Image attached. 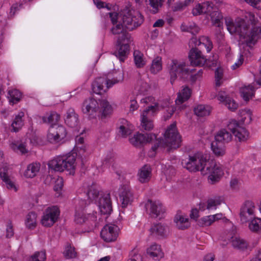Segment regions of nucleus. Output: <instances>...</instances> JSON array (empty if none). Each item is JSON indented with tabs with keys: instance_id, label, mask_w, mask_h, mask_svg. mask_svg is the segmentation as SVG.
<instances>
[{
	"instance_id": "obj_1",
	"label": "nucleus",
	"mask_w": 261,
	"mask_h": 261,
	"mask_svg": "<svg viewBox=\"0 0 261 261\" xmlns=\"http://www.w3.org/2000/svg\"><path fill=\"white\" fill-rule=\"evenodd\" d=\"M245 18H237L234 21L225 19L227 30L231 35L239 36L242 43L254 44L261 37V28L256 26L257 20L253 14L249 13Z\"/></svg>"
},
{
	"instance_id": "obj_2",
	"label": "nucleus",
	"mask_w": 261,
	"mask_h": 261,
	"mask_svg": "<svg viewBox=\"0 0 261 261\" xmlns=\"http://www.w3.org/2000/svg\"><path fill=\"white\" fill-rule=\"evenodd\" d=\"M82 112L89 119H95L98 116L101 119L106 118L111 114L112 107L106 99L99 100L89 97L86 99L82 105Z\"/></svg>"
},
{
	"instance_id": "obj_3",
	"label": "nucleus",
	"mask_w": 261,
	"mask_h": 261,
	"mask_svg": "<svg viewBox=\"0 0 261 261\" xmlns=\"http://www.w3.org/2000/svg\"><path fill=\"white\" fill-rule=\"evenodd\" d=\"M60 118V115L55 112H51L49 114H46L42 117L44 123L52 124L48 130L47 136V139L51 143H58L64 139L67 135V131L65 127L62 125H57Z\"/></svg>"
},
{
	"instance_id": "obj_4",
	"label": "nucleus",
	"mask_w": 261,
	"mask_h": 261,
	"mask_svg": "<svg viewBox=\"0 0 261 261\" xmlns=\"http://www.w3.org/2000/svg\"><path fill=\"white\" fill-rule=\"evenodd\" d=\"M183 168L191 172L200 171L202 174H210L209 182L215 184L218 182L223 172L218 164H184Z\"/></svg>"
},
{
	"instance_id": "obj_5",
	"label": "nucleus",
	"mask_w": 261,
	"mask_h": 261,
	"mask_svg": "<svg viewBox=\"0 0 261 261\" xmlns=\"http://www.w3.org/2000/svg\"><path fill=\"white\" fill-rule=\"evenodd\" d=\"M169 69L172 84L177 77L184 81L190 80L191 73L195 70V69H190L186 62L176 59L171 61Z\"/></svg>"
},
{
	"instance_id": "obj_6",
	"label": "nucleus",
	"mask_w": 261,
	"mask_h": 261,
	"mask_svg": "<svg viewBox=\"0 0 261 261\" xmlns=\"http://www.w3.org/2000/svg\"><path fill=\"white\" fill-rule=\"evenodd\" d=\"M164 136V140L158 141L151 147L152 152H154L160 146L162 145L164 146H169L174 149L179 147L181 142V137L177 131L175 123L169 125L165 133Z\"/></svg>"
},
{
	"instance_id": "obj_7",
	"label": "nucleus",
	"mask_w": 261,
	"mask_h": 261,
	"mask_svg": "<svg viewBox=\"0 0 261 261\" xmlns=\"http://www.w3.org/2000/svg\"><path fill=\"white\" fill-rule=\"evenodd\" d=\"M121 15V23L129 31H132L139 27L144 21L143 16L139 11L124 10Z\"/></svg>"
},
{
	"instance_id": "obj_8",
	"label": "nucleus",
	"mask_w": 261,
	"mask_h": 261,
	"mask_svg": "<svg viewBox=\"0 0 261 261\" xmlns=\"http://www.w3.org/2000/svg\"><path fill=\"white\" fill-rule=\"evenodd\" d=\"M123 74L119 73V77L107 80L105 77H99L95 79L92 84L93 91L96 94H101L108 88L123 80Z\"/></svg>"
},
{
	"instance_id": "obj_9",
	"label": "nucleus",
	"mask_w": 261,
	"mask_h": 261,
	"mask_svg": "<svg viewBox=\"0 0 261 261\" xmlns=\"http://www.w3.org/2000/svg\"><path fill=\"white\" fill-rule=\"evenodd\" d=\"M60 211L56 206L47 207L43 213L41 219L42 224L45 227H50L57 221Z\"/></svg>"
},
{
	"instance_id": "obj_10",
	"label": "nucleus",
	"mask_w": 261,
	"mask_h": 261,
	"mask_svg": "<svg viewBox=\"0 0 261 261\" xmlns=\"http://www.w3.org/2000/svg\"><path fill=\"white\" fill-rule=\"evenodd\" d=\"M158 105L148 106L143 112L141 115V129L147 131L151 130L153 128V124L149 117L153 116V114L158 111Z\"/></svg>"
},
{
	"instance_id": "obj_11",
	"label": "nucleus",
	"mask_w": 261,
	"mask_h": 261,
	"mask_svg": "<svg viewBox=\"0 0 261 261\" xmlns=\"http://www.w3.org/2000/svg\"><path fill=\"white\" fill-rule=\"evenodd\" d=\"M145 208L147 213L152 218L160 217L165 212V208L159 201L148 199L145 204Z\"/></svg>"
},
{
	"instance_id": "obj_12",
	"label": "nucleus",
	"mask_w": 261,
	"mask_h": 261,
	"mask_svg": "<svg viewBox=\"0 0 261 261\" xmlns=\"http://www.w3.org/2000/svg\"><path fill=\"white\" fill-rule=\"evenodd\" d=\"M255 206L250 200L246 201L242 205L240 212V218L242 223H247L255 217Z\"/></svg>"
},
{
	"instance_id": "obj_13",
	"label": "nucleus",
	"mask_w": 261,
	"mask_h": 261,
	"mask_svg": "<svg viewBox=\"0 0 261 261\" xmlns=\"http://www.w3.org/2000/svg\"><path fill=\"white\" fill-rule=\"evenodd\" d=\"M118 230L119 228L116 225L112 224H107L101 230V237L107 242L114 241L118 237Z\"/></svg>"
},
{
	"instance_id": "obj_14",
	"label": "nucleus",
	"mask_w": 261,
	"mask_h": 261,
	"mask_svg": "<svg viewBox=\"0 0 261 261\" xmlns=\"http://www.w3.org/2000/svg\"><path fill=\"white\" fill-rule=\"evenodd\" d=\"M156 136L154 134H141L138 133L129 139L130 143L135 146L138 147L145 143H149Z\"/></svg>"
},
{
	"instance_id": "obj_15",
	"label": "nucleus",
	"mask_w": 261,
	"mask_h": 261,
	"mask_svg": "<svg viewBox=\"0 0 261 261\" xmlns=\"http://www.w3.org/2000/svg\"><path fill=\"white\" fill-rule=\"evenodd\" d=\"M100 212L102 214L108 215L112 211V202L110 194H100V197L97 201Z\"/></svg>"
},
{
	"instance_id": "obj_16",
	"label": "nucleus",
	"mask_w": 261,
	"mask_h": 261,
	"mask_svg": "<svg viewBox=\"0 0 261 261\" xmlns=\"http://www.w3.org/2000/svg\"><path fill=\"white\" fill-rule=\"evenodd\" d=\"M189 58L191 64L193 66H200L204 65L206 59L201 54V51L197 47L191 49L189 54Z\"/></svg>"
},
{
	"instance_id": "obj_17",
	"label": "nucleus",
	"mask_w": 261,
	"mask_h": 261,
	"mask_svg": "<svg viewBox=\"0 0 261 261\" xmlns=\"http://www.w3.org/2000/svg\"><path fill=\"white\" fill-rule=\"evenodd\" d=\"M12 169L5 165L0 168V177L8 189L17 191V189L14 183L11 180Z\"/></svg>"
},
{
	"instance_id": "obj_18",
	"label": "nucleus",
	"mask_w": 261,
	"mask_h": 261,
	"mask_svg": "<svg viewBox=\"0 0 261 261\" xmlns=\"http://www.w3.org/2000/svg\"><path fill=\"white\" fill-rule=\"evenodd\" d=\"M134 194L130 188L126 186H123L119 191V199L122 207H126L132 204L134 200Z\"/></svg>"
},
{
	"instance_id": "obj_19",
	"label": "nucleus",
	"mask_w": 261,
	"mask_h": 261,
	"mask_svg": "<svg viewBox=\"0 0 261 261\" xmlns=\"http://www.w3.org/2000/svg\"><path fill=\"white\" fill-rule=\"evenodd\" d=\"M218 3L215 1V4L212 1H206L202 4H198L192 10V13L194 16L204 13L208 15L215 8L216 4Z\"/></svg>"
},
{
	"instance_id": "obj_20",
	"label": "nucleus",
	"mask_w": 261,
	"mask_h": 261,
	"mask_svg": "<svg viewBox=\"0 0 261 261\" xmlns=\"http://www.w3.org/2000/svg\"><path fill=\"white\" fill-rule=\"evenodd\" d=\"M65 123L69 127L75 128L79 125V116L73 108H69L64 116Z\"/></svg>"
},
{
	"instance_id": "obj_21",
	"label": "nucleus",
	"mask_w": 261,
	"mask_h": 261,
	"mask_svg": "<svg viewBox=\"0 0 261 261\" xmlns=\"http://www.w3.org/2000/svg\"><path fill=\"white\" fill-rule=\"evenodd\" d=\"M190 45L192 48L196 47L197 46H199L202 45L206 47L207 52H210L213 48V44L212 41L208 37L202 36L199 39L196 37H193L190 41Z\"/></svg>"
},
{
	"instance_id": "obj_22",
	"label": "nucleus",
	"mask_w": 261,
	"mask_h": 261,
	"mask_svg": "<svg viewBox=\"0 0 261 261\" xmlns=\"http://www.w3.org/2000/svg\"><path fill=\"white\" fill-rule=\"evenodd\" d=\"M147 255L153 259L159 260L164 257V254L162 250L161 246L155 243L151 245L147 249Z\"/></svg>"
},
{
	"instance_id": "obj_23",
	"label": "nucleus",
	"mask_w": 261,
	"mask_h": 261,
	"mask_svg": "<svg viewBox=\"0 0 261 261\" xmlns=\"http://www.w3.org/2000/svg\"><path fill=\"white\" fill-rule=\"evenodd\" d=\"M139 181L141 183L148 182L151 176V168L148 164H145L138 173Z\"/></svg>"
},
{
	"instance_id": "obj_24",
	"label": "nucleus",
	"mask_w": 261,
	"mask_h": 261,
	"mask_svg": "<svg viewBox=\"0 0 261 261\" xmlns=\"http://www.w3.org/2000/svg\"><path fill=\"white\" fill-rule=\"evenodd\" d=\"M77 157L76 152L73 150L67 154L55 157L51 161L53 163H74Z\"/></svg>"
},
{
	"instance_id": "obj_25",
	"label": "nucleus",
	"mask_w": 261,
	"mask_h": 261,
	"mask_svg": "<svg viewBox=\"0 0 261 261\" xmlns=\"http://www.w3.org/2000/svg\"><path fill=\"white\" fill-rule=\"evenodd\" d=\"M210 153H203L198 152L193 155L189 156V160L192 162H198L199 163H212L213 159Z\"/></svg>"
},
{
	"instance_id": "obj_26",
	"label": "nucleus",
	"mask_w": 261,
	"mask_h": 261,
	"mask_svg": "<svg viewBox=\"0 0 261 261\" xmlns=\"http://www.w3.org/2000/svg\"><path fill=\"white\" fill-rule=\"evenodd\" d=\"M48 168L55 171L63 172L66 170L70 175H74L75 170L74 164H48Z\"/></svg>"
},
{
	"instance_id": "obj_27",
	"label": "nucleus",
	"mask_w": 261,
	"mask_h": 261,
	"mask_svg": "<svg viewBox=\"0 0 261 261\" xmlns=\"http://www.w3.org/2000/svg\"><path fill=\"white\" fill-rule=\"evenodd\" d=\"M152 236L156 237H164L167 235V227L161 223L154 224L150 228Z\"/></svg>"
},
{
	"instance_id": "obj_28",
	"label": "nucleus",
	"mask_w": 261,
	"mask_h": 261,
	"mask_svg": "<svg viewBox=\"0 0 261 261\" xmlns=\"http://www.w3.org/2000/svg\"><path fill=\"white\" fill-rule=\"evenodd\" d=\"M117 50L114 54L121 62H124L129 51V45L128 43H123L118 45L117 44Z\"/></svg>"
},
{
	"instance_id": "obj_29",
	"label": "nucleus",
	"mask_w": 261,
	"mask_h": 261,
	"mask_svg": "<svg viewBox=\"0 0 261 261\" xmlns=\"http://www.w3.org/2000/svg\"><path fill=\"white\" fill-rule=\"evenodd\" d=\"M218 99L223 102L227 108L231 111H235L238 107V104L230 97L225 95L224 93H219L218 95Z\"/></svg>"
},
{
	"instance_id": "obj_30",
	"label": "nucleus",
	"mask_w": 261,
	"mask_h": 261,
	"mask_svg": "<svg viewBox=\"0 0 261 261\" xmlns=\"http://www.w3.org/2000/svg\"><path fill=\"white\" fill-rule=\"evenodd\" d=\"M174 221L179 229L184 230L190 226L189 218L181 215L176 214L174 217Z\"/></svg>"
},
{
	"instance_id": "obj_31",
	"label": "nucleus",
	"mask_w": 261,
	"mask_h": 261,
	"mask_svg": "<svg viewBox=\"0 0 261 261\" xmlns=\"http://www.w3.org/2000/svg\"><path fill=\"white\" fill-rule=\"evenodd\" d=\"M215 140L220 142L228 143L232 139L231 134L225 129L220 130L215 137Z\"/></svg>"
},
{
	"instance_id": "obj_32",
	"label": "nucleus",
	"mask_w": 261,
	"mask_h": 261,
	"mask_svg": "<svg viewBox=\"0 0 261 261\" xmlns=\"http://www.w3.org/2000/svg\"><path fill=\"white\" fill-rule=\"evenodd\" d=\"M40 168V164H28L23 175L27 178H33L39 171Z\"/></svg>"
},
{
	"instance_id": "obj_33",
	"label": "nucleus",
	"mask_w": 261,
	"mask_h": 261,
	"mask_svg": "<svg viewBox=\"0 0 261 261\" xmlns=\"http://www.w3.org/2000/svg\"><path fill=\"white\" fill-rule=\"evenodd\" d=\"M212 21L218 27H220L222 24L221 20L223 18L222 14L218 11V6H216L214 10L208 14Z\"/></svg>"
},
{
	"instance_id": "obj_34",
	"label": "nucleus",
	"mask_w": 261,
	"mask_h": 261,
	"mask_svg": "<svg viewBox=\"0 0 261 261\" xmlns=\"http://www.w3.org/2000/svg\"><path fill=\"white\" fill-rule=\"evenodd\" d=\"M224 144L223 142L215 141H213L211 143V148L214 154L217 156H220L223 155L225 153Z\"/></svg>"
},
{
	"instance_id": "obj_35",
	"label": "nucleus",
	"mask_w": 261,
	"mask_h": 261,
	"mask_svg": "<svg viewBox=\"0 0 261 261\" xmlns=\"http://www.w3.org/2000/svg\"><path fill=\"white\" fill-rule=\"evenodd\" d=\"M120 125L118 127V135L123 138H126L131 134V130L128 127V122L122 119L120 121Z\"/></svg>"
},
{
	"instance_id": "obj_36",
	"label": "nucleus",
	"mask_w": 261,
	"mask_h": 261,
	"mask_svg": "<svg viewBox=\"0 0 261 261\" xmlns=\"http://www.w3.org/2000/svg\"><path fill=\"white\" fill-rule=\"evenodd\" d=\"M87 195L90 201H91L93 200L96 201V199L98 198V196H100L99 189L95 184L93 183L89 187Z\"/></svg>"
},
{
	"instance_id": "obj_37",
	"label": "nucleus",
	"mask_w": 261,
	"mask_h": 261,
	"mask_svg": "<svg viewBox=\"0 0 261 261\" xmlns=\"http://www.w3.org/2000/svg\"><path fill=\"white\" fill-rule=\"evenodd\" d=\"M191 94V90L188 87H185L181 93H179L177 98L175 100L176 105H180L187 100Z\"/></svg>"
},
{
	"instance_id": "obj_38",
	"label": "nucleus",
	"mask_w": 261,
	"mask_h": 261,
	"mask_svg": "<svg viewBox=\"0 0 261 261\" xmlns=\"http://www.w3.org/2000/svg\"><path fill=\"white\" fill-rule=\"evenodd\" d=\"M195 115L199 117H204L210 115L211 108L208 106L198 105L194 109Z\"/></svg>"
},
{
	"instance_id": "obj_39",
	"label": "nucleus",
	"mask_w": 261,
	"mask_h": 261,
	"mask_svg": "<svg viewBox=\"0 0 261 261\" xmlns=\"http://www.w3.org/2000/svg\"><path fill=\"white\" fill-rule=\"evenodd\" d=\"M249 228L254 232H261V218L254 217L249 221Z\"/></svg>"
},
{
	"instance_id": "obj_40",
	"label": "nucleus",
	"mask_w": 261,
	"mask_h": 261,
	"mask_svg": "<svg viewBox=\"0 0 261 261\" xmlns=\"http://www.w3.org/2000/svg\"><path fill=\"white\" fill-rule=\"evenodd\" d=\"M24 116V113L22 112L15 116L14 120L11 124L12 130L14 132H17L22 127L23 122L22 118Z\"/></svg>"
},
{
	"instance_id": "obj_41",
	"label": "nucleus",
	"mask_w": 261,
	"mask_h": 261,
	"mask_svg": "<svg viewBox=\"0 0 261 261\" xmlns=\"http://www.w3.org/2000/svg\"><path fill=\"white\" fill-rule=\"evenodd\" d=\"M254 87L252 86L249 85L242 89L241 91V96L245 101H248L254 96Z\"/></svg>"
},
{
	"instance_id": "obj_42",
	"label": "nucleus",
	"mask_w": 261,
	"mask_h": 261,
	"mask_svg": "<svg viewBox=\"0 0 261 261\" xmlns=\"http://www.w3.org/2000/svg\"><path fill=\"white\" fill-rule=\"evenodd\" d=\"M94 218V217L90 214L86 215L83 212H77V210H76L75 214V221L77 224H82L85 223L86 221H88L89 219H92Z\"/></svg>"
},
{
	"instance_id": "obj_43",
	"label": "nucleus",
	"mask_w": 261,
	"mask_h": 261,
	"mask_svg": "<svg viewBox=\"0 0 261 261\" xmlns=\"http://www.w3.org/2000/svg\"><path fill=\"white\" fill-rule=\"evenodd\" d=\"M231 244L232 246L240 250L246 249L248 246L247 242L239 237H232Z\"/></svg>"
},
{
	"instance_id": "obj_44",
	"label": "nucleus",
	"mask_w": 261,
	"mask_h": 261,
	"mask_svg": "<svg viewBox=\"0 0 261 261\" xmlns=\"http://www.w3.org/2000/svg\"><path fill=\"white\" fill-rule=\"evenodd\" d=\"M223 199L221 196H216L208 199L207 201L206 208L208 210L216 209L217 206L220 205Z\"/></svg>"
},
{
	"instance_id": "obj_45",
	"label": "nucleus",
	"mask_w": 261,
	"mask_h": 261,
	"mask_svg": "<svg viewBox=\"0 0 261 261\" xmlns=\"http://www.w3.org/2000/svg\"><path fill=\"white\" fill-rule=\"evenodd\" d=\"M37 215L35 212H30L27 216L26 226L29 229H33L36 225Z\"/></svg>"
},
{
	"instance_id": "obj_46",
	"label": "nucleus",
	"mask_w": 261,
	"mask_h": 261,
	"mask_svg": "<svg viewBox=\"0 0 261 261\" xmlns=\"http://www.w3.org/2000/svg\"><path fill=\"white\" fill-rule=\"evenodd\" d=\"M147 5H149L152 9L150 10L153 14L157 13L159 8L162 6L163 0H145Z\"/></svg>"
},
{
	"instance_id": "obj_47",
	"label": "nucleus",
	"mask_w": 261,
	"mask_h": 261,
	"mask_svg": "<svg viewBox=\"0 0 261 261\" xmlns=\"http://www.w3.org/2000/svg\"><path fill=\"white\" fill-rule=\"evenodd\" d=\"M134 57L135 64L137 68H142L145 65L143 55L139 50L134 51Z\"/></svg>"
},
{
	"instance_id": "obj_48",
	"label": "nucleus",
	"mask_w": 261,
	"mask_h": 261,
	"mask_svg": "<svg viewBox=\"0 0 261 261\" xmlns=\"http://www.w3.org/2000/svg\"><path fill=\"white\" fill-rule=\"evenodd\" d=\"M162 69V59L160 57H157L152 60L150 71L153 74H156L161 71Z\"/></svg>"
},
{
	"instance_id": "obj_49",
	"label": "nucleus",
	"mask_w": 261,
	"mask_h": 261,
	"mask_svg": "<svg viewBox=\"0 0 261 261\" xmlns=\"http://www.w3.org/2000/svg\"><path fill=\"white\" fill-rule=\"evenodd\" d=\"M233 135L236 139H238V141H244L247 139L249 133L244 127L241 126L238 128L236 133H234Z\"/></svg>"
},
{
	"instance_id": "obj_50",
	"label": "nucleus",
	"mask_w": 261,
	"mask_h": 261,
	"mask_svg": "<svg viewBox=\"0 0 261 261\" xmlns=\"http://www.w3.org/2000/svg\"><path fill=\"white\" fill-rule=\"evenodd\" d=\"M131 41H132V40L130 35L128 33L124 31L121 34V35L119 36L117 44L120 45V44L128 43V44H129Z\"/></svg>"
},
{
	"instance_id": "obj_51",
	"label": "nucleus",
	"mask_w": 261,
	"mask_h": 261,
	"mask_svg": "<svg viewBox=\"0 0 261 261\" xmlns=\"http://www.w3.org/2000/svg\"><path fill=\"white\" fill-rule=\"evenodd\" d=\"M162 169L167 177H170L175 174V169L171 165L163 164Z\"/></svg>"
},
{
	"instance_id": "obj_52",
	"label": "nucleus",
	"mask_w": 261,
	"mask_h": 261,
	"mask_svg": "<svg viewBox=\"0 0 261 261\" xmlns=\"http://www.w3.org/2000/svg\"><path fill=\"white\" fill-rule=\"evenodd\" d=\"M214 222L212 215L205 216L198 221V225L201 227L208 226L211 225Z\"/></svg>"
},
{
	"instance_id": "obj_53",
	"label": "nucleus",
	"mask_w": 261,
	"mask_h": 261,
	"mask_svg": "<svg viewBox=\"0 0 261 261\" xmlns=\"http://www.w3.org/2000/svg\"><path fill=\"white\" fill-rule=\"evenodd\" d=\"M10 98V101L13 103L18 102L21 98V94L17 90L14 89L11 91H9L8 92Z\"/></svg>"
},
{
	"instance_id": "obj_54",
	"label": "nucleus",
	"mask_w": 261,
	"mask_h": 261,
	"mask_svg": "<svg viewBox=\"0 0 261 261\" xmlns=\"http://www.w3.org/2000/svg\"><path fill=\"white\" fill-rule=\"evenodd\" d=\"M194 0H185L184 2H178L174 4L172 9L173 11H181L189 5Z\"/></svg>"
},
{
	"instance_id": "obj_55",
	"label": "nucleus",
	"mask_w": 261,
	"mask_h": 261,
	"mask_svg": "<svg viewBox=\"0 0 261 261\" xmlns=\"http://www.w3.org/2000/svg\"><path fill=\"white\" fill-rule=\"evenodd\" d=\"M63 253L65 258L67 259L73 258L76 256L75 248L70 245H68L66 247Z\"/></svg>"
},
{
	"instance_id": "obj_56",
	"label": "nucleus",
	"mask_w": 261,
	"mask_h": 261,
	"mask_svg": "<svg viewBox=\"0 0 261 261\" xmlns=\"http://www.w3.org/2000/svg\"><path fill=\"white\" fill-rule=\"evenodd\" d=\"M46 259V254L45 252H37L33 254L30 258L29 261H45Z\"/></svg>"
},
{
	"instance_id": "obj_57",
	"label": "nucleus",
	"mask_w": 261,
	"mask_h": 261,
	"mask_svg": "<svg viewBox=\"0 0 261 261\" xmlns=\"http://www.w3.org/2000/svg\"><path fill=\"white\" fill-rule=\"evenodd\" d=\"M239 123L236 120H232L227 125V129L233 135L236 133L238 128L240 127Z\"/></svg>"
},
{
	"instance_id": "obj_58",
	"label": "nucleus",
	"mask_w": 261,
	"mask_h": 261,
	"mask_svg": "<svg viewBox=\"0 0 261 261\" xmlns=\"http://www.w3.org/2000/svg\"><path fill=\"white\" fill-rule=\"evenodd\" d=\"M55 185L54 187V190L57 192H60L63 187V179L61 177H58L55 181Z\"/></svg>"
},
{
	"instance_id": "obj_59",
	"label": "nucleus",
	"mask_w": 261,
	"mask_h": 261,
	"mask_svg": "<svg viewBox=\"0 0 261 261\" xmlns=\"http://www.w3.org/2000/svg\"><path fill=\"white\" fill-rule=\"evenodd\" d=\"M128 261H142V257L136 250H132Z\"/></svg>"
},
{
	"instance_id": "obj_60",
	"label": "nucleus",
	"mask_w": 261,
	"mask_h": 261,
	"mask_svg": "<svg viewBox=\"0 0 261 261\" xmlns=\"http://www.w3.org/2000/svg\"><path fill=\"white\" fill-rule=\"evenodd\" d=\"M124 28L125 27L123 25L120 23L117 24L115 27L112 28L111 32L114 35L121 34L124 32Z\"/></svg>"
},
{
	"instance_id": "obj_61",
	"label": "nucleus",
	"mask_w": 261,
	"mask_h": 261,
	"mask_svg": "<svg viewBox=\"0 0 261 261\" xmlns=\"http://www.w3.org/2000/svg\"><path fill=\"white\" fill-rule=\"evenodd\" d=\"M90 201H87L85 199H81L78 200L79 207H76V210L77 212H83V210L90 203Z\"/></svg>"
},
{
	"instance_id": "obj_62",
	"label": "nucleus",
	"mask_w": 261,
	"mask_h": 261,
	"mask_svg": "<svg viewBox=\"0 0 261 261\" xmlns=\"http://www.w3.org/2000/svg\"><path fill=\"white\" fill-rule=\"evenodd\" d=\"M11 147L14 150L17 149V150L19 151L21 154H25L28 152V149H27L25 148V146L22 143L19 144L18 145L13 144Z\"/></svg>"
},
{
	"instance_id": "obj_63",
	"label": "nucleus",
	"mask_w": 261,
	"mask_h": 261,
	"mask_svg": "<svg viewBox=\"0 0 261 261\" xmlns=\"http://www.w3.org/2000/svg\"><path fill=\"white\" fill-rule=\"evenodd\" d=\"M215 80L217 86H220V83L219 81L222 78L223 72L221 68H217L215 71Z\"/></svg>"
},
{
	"instance_id": "obj_64",
	"label": "nucleus",
	"mask_w": 261,
	"mask_h": 261,
	"mask_svg": "<svg viewBox=\"0 0 261 261\" xmlns=\"http://www.w3.org/2000/svg\"><path fill=\"white\" fill-rule=\"evenodd\" d=\"M195 71H193L190 76V81L192 83L195 82L199 77H200L202 73L203 70L202 69L199 70L197 73L194 74L193 72Z\"/></svg>"
}]
</instances>
